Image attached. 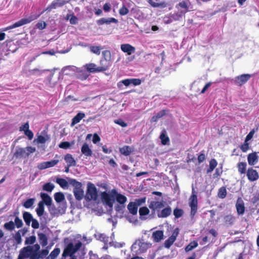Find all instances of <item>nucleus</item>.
<instances>
[{
	"label": "nucleus",
	"mask_w": 259,
	"mask_h": 259,
	"mask_svg": "<svg viewBox=\"0 0 259 259\" xmlns=\"http://www.w3.org/2000/svg\"><path fill=\"white\" fill-rule=\"evenodd\" d=\"M40 246L38 244L29 245L22 249L21 254L25 257H33L34 259H39V256H37V255Z\"/></svg>",
	"instance_id": "1"
},
{
	"label": "nucleus",
	"mask_w": 259,
	"mask_h": 259,
	"mask_svg": "<svg viewBox=\"0 0 259 259\" xmlns=\"http://www.w3.org/2000/svg\"><path fill=\"white\" fill-rule=\"evenodd\" d=\"M151 243L145 242L142 239H139L132 245L131 249L133 251L136 252L137 254H140L146 252L148 248L151 247Z\"/></svg>",
	"instance_id": "2"
},
{
	"label": "nucleus",
	"mask_w": 259,
	"mask_h": 259,
	"mask_svg": "<svg viewBox=\"0 0 259 259\" xmlns=\"http://www.w3.org/2000/svg\"><path fill=\"white\" fill-rule=\"evenodd\" d=\"M81 246L82 243L79 241L68 243L63 251V257L73 256V255L79 249Z\"/></svg>",
	"instance_id": "3"
},
{
	"label": "nucleus",
	"mask_w": 259,
	"mask_h": 259,
	"mask_svg": "<svg viewBox=\"0 0 259 259\" xmlns=\"http://www.w3.org/2000/svg\"><path fill=\"white\" fill-rule=\"evenodd\" d=\"M69 183L74 187L73 193L76 199L81 200L84 197V192L82 189L81 183L72 179H69Z\"/></svg>",
	"instance_id": "4"
},
{
	"label": "nucleus",
	"mask_w": 259,
	"mask_h": 259,
	"mask_svg": "<svg viewBox=\"0 0 259 259\" xmlns=\"http://www.w3.org/2000/svg\"><path fill=\"white\" fill-rule=\"evenodd\" d=\"M39 16H40V14H31L28 17L25 18H23V19H21L20 20H19V21L16 22L13 25L5 28L4 30L6 31L8 29H13V28H15L16 27L21 26L24 24L29 23L31 21L36 19Z\"/></svg>",
	"instance_id": "5"
},
{
	"label": "nucleus",
	"mask_w": 259,
	"mask_h": 259,
	"mask_svg": "<svg viewBox=\"0 0 259 259\" xmlns=\"http://www.w3.org/2000/svg\"><path fill=\"white\" fill-rule=\"evenodd\" d=\"M97 197L98 194L96 187L93 184L89 183L88 184L87 190L84 196L85 200L87 201L90 200L95 201L97 199Z\"/></svg>",
	"instance_id": "6"
},
{
	"label": "nucleus",
	"mask_w": 259,
	"mask_h": 259,
	"mask_svg": "<svg viewBox=\"0 0 259 259\" xmlns=\"http://www.w3.org/2000/svg\"><path fill=\"white\" fill-rule=\"evenodd\" d=\"M189 206L191 207V215L193 217L197 211V197L194 190L192 189V194L189 200Z\"/></svg>",
	"instance_id": "7"
},
{
	"label": "nucleus",
	"mask_w": 259,
	"mask_h": 259,
	"mask_svg": "<svg viewBox=\"0 0 259 259\" xmlns=\"http://www.w3.org/2000/svg\"><path fill=\"white\" fill-rule=\"evenodd\" d=\"M140 219L142 221L150 220L155 217L154 212L152 211L151 213H150V210L146 206H143L139 209Z\"/></svg>",
	"instance_id": "8"
},
{
	"label": "nucleus",
	"mask_w": 259,
	"mask_h": 259,
	"mask_svg": "<svg viewBox=\"0 0 259 259\" xmlns=\"http://www.w3.org/2000/svg\"><path fill=\"white\" fill-rule=\"evenodd\" d=\"M102 199L103 202L107 206L109 209H111L115 201V195L112 193V190L110 193L103 192L102 194Z\"/></svg>",
	"instance_id": "9"
},
{
	"label": "nucleus",
	"mask_w": 259,
	"mask_h": 259,
	"mask_svg": "<svg viewBox=\"0 0 259 259\" xmlns=\"http://www.w3.org/2000/svg\"><path fill=\"white\" fill-rule=\"evenodd\" d=\"M102 54L104 60H101L100 64L103 67L107 66L108 70L112 64L111 52L108 50H105L102 52Z\"/></svg>",
	"instance_id": "10"
},
{
	"label": "nucleus",
	"mask_w": 259,
	"mask_h": 259,
	"mask_svg": "<svg viewBox=\"0 0 259 259\" xmlns=\"http://www.w3.org/2000/svg\"><path fill=\"white\" fill-rule=\"evenodd\" d=\"M23 217L26 225L29 226L31 223V227L39 226V223L37 221L34 219L29 212H24L23 214Z\"/></svg>",
	"instance_id": "11"
},
{
	"label": "nucleus",
	"mask_w": 259,
	"mask_h": 259,
	"mask_svg": "<svg viewBox=\"0 0 259 259\" xmlns=\"http://www.w3.org/2000/svg\"><path fill=\"white\" fill-rule=\"evenodd\" d=\"M181 14L179 13H176L174 14H169L167 15H165L163 18V21L165 24H170L174 21H179L182 19Z\"/></svg>",
	"instance_id": "12"
},
{
	"label": "nucleus",
	"mask_w": 259,
	"mask_h": 259,
	"mask_svg": "<svg viewBox=\"0 0 259 259\" xmlns=\"http://www.w3.org/2000/svg\"><path fill=\"white\" fill-rule=\"evenodd\" d=\"M84 67L89 72H99L107 70V66L103 67L102 65L97 67L95 64L90 63L86 64Z\"/></svg>",
	"instance_id": "13"
},
{
	"label": "nucleus",
	"mask_w": 259,
	"mask_h": 259,
	"mask_svg": "<svg viewBox=\"0 0 259 259\" xmlns=\"http://www.w3.org/2000/svg\"><path fill=\"white\" fill-rule=\"evenodd\" d=\"M164 206V203L163 201H151L149 205V207L152 209L153 212H154L155 214L156 211L157 212H160V210Z\"/></svg>",
	"instance_id": "14"
},
{
	"label": "nucleus",
	"mask_w": 259,
	"mask_h": 259,
	"mask_svg": "<svg viewBox=\"0 0 259 259\" xmlns=\"http://www.w3.org/2000/svg\"><path fill=\"white\" fill-rule=\"evenodd\" d=\"M59 160L58 159H53L50 161H45L41 162L37 165V167L39 169H44L47 168H50L57 165Z\"/></svg>",
	"instance_id": "15"
},
{
	"label": "nucleus",
	"mask_w": 259,
	"mask_h": 259,
	"mask_svg": "<svg viewBox=\"0 0 259 259\" xmlns=\"http://www.w3.org/2000/svg\"><path fill=\"white\" fill-rule=\"evenodd\" d=\"M176 7L178 10V13L181 14L182 17L189 10L188 3L185 1L179 3Z\"/></svg>",
	"instance_id": "16"
},
{
	"label": "nucleus",
	"mask_w": 259,
	"mask_h": 259,
	"mask_svg": "<svg viewBox=\"0 0 259 259\" xmlns=\"http://www.w3.org/2000/svg\"><path fill=\"white\" fill-rule=\"evenodd\" d=\"M250 77V74H244L235 77L234 81L236 84L240 86L247 81Z\"/></svg>",
	"instance_id": "17"
},
{
	"label": "nucleus",
	"mask_w": 259,
	"mask_h": 259,
	"mask_svg": "<svg viewBox=\"0 0 259 259\" xmlns=\"http://www.w3.org/2000/svg\"><path fill=\"white\" fill-rule=\"evenodd\" d=\"M179 233V229L178 228L174 231L172 234L164 242V246L167 248H169L170 246L176 240L177 237Z\"/></svg>",
	"instance_id": "18"
},
{
	"label": "nucleus",
	"mask_w": 259,
	"mask_h": 259,
	"mask_svg": "<svg viewBox=\"0 0 259 259\" xmlns=\"http://www.w3.org/2000/svg\"><path fill=\"white\" fill-rule=\"evenodd\" d=\"M120 49L123 52L126 53L127 55H131L136 51L135 48L128 44L121 45Z\"/></svg>",
	"instance_id": "19"
},
{
	"label": "nucleus",
	"mask_w": 259,
	"mask_h": 259,
	"mask_svg": "<svg viewBox=\"0 0 259 259\" xmlns=\"http://www.w3.org/2000/svg\"><path fill=\"white\" fill-rule=\"evenodd\" d=\"M246 175L248 179L251 182L256 181L259 178V175L257 171L253 169L252 168H249L247 170Z\"/></svg>",
	"instance_id": "20"
},
{
	"label": "nucleus",
	"mask_w": 259,
	"mask_h": 259,
	"mask_svg": "<svg viewBox=\"0 0 259 259\" xmlns=\"http://www.w3.org/2000/svg\"><path fill=\"white\" fill-rule=\"evenodd\" d=\"M28 153H26L25 148L17 147L14 156L16 158H26L28 157Z\"/></svg>",
	"instance_id": "21"
},
{
	"label": "nucleus",
	"mask_w": 259,
	"mask_h": 259,
	"mask_svg": "<svg viewBox=\"0 0 259 259\" xmlns=\"http://www.w3.org/2000/svg\"><path fill=\"white\" fill-rule=\"evenodd\" d=\"M247 161L248 164L254 165L258 162V156L256 152H253L249 154L247 156Z\"/></svg>",
	"instance_id": "22"
},
{
	"label": "nucleus",
	"mask_w": 259,
	"mask_h": 259,
	"mask_svg": "<svg viewBox=\"0 0 259 259\" xmlns=\"http://www.w3.org/2000/svg\"><path fill=\"white\" fill-rule=\"evenodd\" d=\"M112 193L114 194L115 199L120 204H124L127 201V198L125 196L118 193L116 190L112 189Z\"/></svg>",
	"instance_id": "23"
},
{
	"label": "nucleus",
	"mask_w": 259,
	"mask_h": 259,
	"mask_svg": "<svg viewBox=\"0 0 259 259\" xmlns=\"http://www.w3.org/2000/svg\"><path fill=\"white\" fill-rule=\"evenodd\" d=\"M236 207L238 214L242 215L244 213L245 207L243 201L238 198L236 203Z\"/></svg>",
	"instance_id": "24"
},
{
	"label": "nucleus",
	"mask_w": 259,
	"mask_h": 259,
	"mask_svg": "<svg viewBox=\"0 0 259 259\" xmlns=\"http://www.w3.org/2000/svg\"><path fill=\"white\" fill-rule=\"evenodd\" d=\"M65 1L63 0H56L53 2L45 10V11H50L52 9H56L57 7L62 6L65 4Z\"/></svg>",
	"instance_id": "25"
},
{
	"label": "nucleus",
	"mask_w": 259,
	"mask_h": 259,
	"mask_svg": "<svg viewBox=\"0 0 259 259\" xmlns=\"http://www.w3.org/2000/svg\"><path fill=\"white\" fill-rule=\"evenodd\" d=\"M75 75L81 80H85L89 76V73L85 69L78 68Z\"/></svg>",
	"instance_id": "26"
},
{
	"label": "nucleus",
	"mask_w": 259,
	"mask_h": 259,
	"mask_svg": "<svg viewBox=\"0 0 259 259\" xmlns=\"http://www.w3.org/2000/svg\"><path fill=\"white\" fill-rule=\"evenodd\" d=\"M149 3L150 5L154 8H164L167 6V4L164 1H156V2H153L152 0H148Z\"/></svg>",
	"instance_id": "27"
},
{
	"label": "nucleus",
	"mask_w": 259,
	"mask_h": 259,
	"mask_svg": "<svg viewBox=\"0 0 259 259\" xmlns=\"http://www.w3.org/2000/svg\"><path fill=\"white\" fill-rule=\"evenodd\" d=\"M81 152L86 157L91 156L93 154L91 149L89 147V145L86 143H84L82 146L81 148Z\"/></svg>",
	"instance_id": "28"
},
{
	"label": "nucleus",
	"mask_w": 259,
	"mask_h": 259,
	"mask_svg": "<svg viewBox=\"0 0 259 259\" xmlns=\"http://www.w3.org/2000/svg\"><path fill=\"white\" fill-rule=\"evenodd\" d=\"M64 160L68 166H75L76 165V161L70 154L65 155Z\"/></svg>",
	"instance_id": "29"
},
{
	"label": "nucleus",
	"mask_w": 259,
	"mask_h": 259,
	"mask_svg": "<svg viewBox=\"0 0 259 259\" xmlns=\"http://www.w3.org/2000/svg\"><path fill=\"white\" fill-rule=\"evenodd\" d=\"M111 23H117L118 20L114 18H103L100 20H98L97 21L98 25H103L104 24H109Z\"/></svg>",
	"instance_id": "30"
},
{
	"label": "nucleus",
	"mask_w": 259,
	"mask_h": 259,
	"mask_svg": "<svg viewBox=\"0 0 259 259\" xmlns=\"http://www.w3.org/2000/svg\"><path fill=\"white\" fill-rule=\"evenodd\" d=\"M172 212L170 206H167L163 209L161 211L157 213V215L159 218H166Z\"/></svg>",
	"instance_id": "31"
},
{
	"label": "nucleus",
	"mask_w": 259,
	"mask_h": 259,
	"mask_svg": "<svg viewBox=\"0 0 259 259\" xmlns=\"http://www.w3.org/2000/svg\"><path fill=\"white\" fill-rule=\"evenodd\" d=\"M84 117V113L82 112L78 113L77 115L72 118L71 126H73L75 124L79 122Z\"/></svg>",
	"instance_id": "32"
},
{
	"label": "nucleus",
	"mask_w": 259,
	"mask_h": 259,
	"mask_svg": "<svg viewBox=\"0 0 259 259\" xmlns=\"http://www.w3.org/2000/svg\"><path fill=\"white\" fill-rule=\"evenodd\" d=\"M119 151L122 154L128 156L134 151V148L129 146H124L119 149Z\"/></svg>",
	"instance_id": "33"
},
{
	"label": "nucleus",
	"mask_w": 259,
	"mask_h": 259,
	"mask_svg": "<svg viewBox=\"0 0 259 259\" xmlns=\"http://www.w3.org/2000/svg\"><path fill=\"white\" fill-rule=\"evenodd\" d=\"M129 212L133 215H136L138 212V207L133 202H130L127 206Z\"/></svg>",
	"instance_id": "34"
},
{
	"label": "nucleus",
	"mask_w": 259,
	"mask_h": 259,
	"mask_svg": "<svg viewBox=\"0 0 259 259\" xmlns=\"http://www.w3.org/2000/svg\"><path fill=\"white\" fill-rule=\"evenodd\" d=\"M152 237L155 242H159L163 237V232L162 231H156L154 232L152 234Z\"/></svg>",
	"instance_id": "35"
},
{
	"label": "nucleus",
	"mask_w": 259,
	"mask_h": 259,
	"mask_svg": "<svg viewBox=\"0 0 259 259\" xmlns=\"http://www.w3.org/2000/svg\"><path fill=\"white\" fill-rule=\"evenodd\" d=\"M49 140L50 137L47 134H45L43 135L38 136L35 140L38 144H44Z\"/></svg>",
	"instance_id": "36"
},
{
	"label": "nucleus",
	"mask_w": 259,
	"mask_h": 259,
	"mask_svg": "<svg viewBox=\"0 0 259 259\" xmlns=\"http://www.w3.org/2000/svg\"><path fill=\"white\" fill-rule=\"evenodd\" d=\"M90 51L93 54L96 55H100L101 51L103 49V48L101 46H90L89 47Z\"/></svg>",
	"instance_id": "37"
},
{
	"label": "nucleus",
	"mask_w": 259,
	"mask_h": 259,
	"mask_svg": "<svg viewBox=\"0 0 259 259\" xmlns=\"http://www.w3.org/2000/svg\"><path fill=\"white\" fill-rule=\"evenodd\" d=\"M40 197L42 200V203H45L47 205H50L52 203V198L47 194L45 193H40Z\"/></svg>",
	"instance_id": "38"
},
{
	"label": "nucleus",
	"mask_w": 259,
	"mask_h": 259,
	"mask_svg": "<svg viewBox=\"0 0 259 259\" xmlns=\"http://www.w3.org/2000/svg\"><path fill=\"white\" fill-rule=\"evenodd\" d=\"M247 164L245 162H240L237 164L239 172L240 174H244L246 172Z\"/></svg>",
	"instance_id": "39"
},
{
	"label": "nucleus",
	"mask_w": 259,
	"mask_h": 259,
	"mask_svg": "<svg viewBox=\"0 0 259 259\" xmlns=\"http://www.w3.org/2000/svg\"><path fill=\"white\" fill-rule=\"evenodd\" d=\"M38 237L41 245L46 246L48 244V238L46 235L43 233H38Z\"/></svg>",
	"instance_id": "40"
},
{
	"label": "nucleus",
	"mask_w": 259,
	"mask_h": 259,
	"mask_svg": "<svg viewBox=\"0 0 259 259\" xmlns=\"http://www.w3.org/2000/svg\"><path fill=\"white\" fill-rule=\"evenodd\" d=\"M198 245V244L197 241H193L191 242L188 245H187L185 248V250L186 252L190 251L196 247H197Z\"/></svg>",
	"instance_id": "41"
},
{
	"label": "nucleus",
	"mask_w": 259,
	"mask_h": 259,
	"mask_svg": "<svg viewBox=\"0 0 259 259\" xmlns=\"http://www.w3.org/2000/svg\"><path fill=\"white\" fill-rule=\"evenodd\" d=\"M56 182L58 183L62 188L65 189L68 187V182L65 179L62 178H57Z\"/></svg>",
	"instance_id": "42"
},
{
	"label": "nucleus",
	"mask_w": 259,
	"mask_h": 259,
	"mask_svg": "<svg viewBox=\"0 0 259 259\" xmlns=\"http://www.w3.org/2000/svg\"><path fill=\"white\" fill-rule=\"evenodd\" d=\"M26 231H27V230H26V231H24V230H19L15 235L14 239L18 244H19L21 242V241H22L21 234L22 235H24Z\"/></svg>",
	"instance_id": "43"
},
{
	"label": "nucleus",
	"mask_w": 259,
	"mask_h": 259,
	"mask_svg": "<svg viewBox=\"0 0 259 259\" xmlns=\"http://www.w3.org/2000/svg\"><path fill=\"white\" fill-rule=\"evenodd\" d=\"M160 139H161L162 145L167 144L169 141L168 137L166 135V132L164 130L162 131L160 136Z\"/></svg>",
	"instance_id": "44"
},
{
	"label": "nucleus",
	"mask_w": 259,
	"mask_h": 259,
	"mask_svg": "<svg viewBox=\"0 0 259 259\" xmlns=\"http://www.w3.org/2000/svg\"><path fill=\"white\" fill-rule=\"evenodd\" d=\"M218 162L215 159H211L209 161V167L207 170V173L212 172L214 168L217 166Z\"/></svg>",
	"instance_id": "45"
},
{
	"label": "nucleus",
	"mask_w": 259,
	"mask_h": 259,
	"mask_svg": "<svg viewBox=\"0 0 259 259\" xmlns=\"http://www.w3.org/2000/svg\"><path fill=\"white\" fill-rule=\"evenodd\" d=\"M60 253V248H56L51 252L48 258L50 259H55L58 256Z\"/></svg>",
	"instance_id": "46"
},
{
	"label": "nucleus",
	"mask_w": 259,
	"mask_h": 259,
	"mask_svg": "<svg viewBox=\"0 0 259 259\" xmlns=\"http://www.w3.org/2000/svg\"><path fill=\"white\" fill-rule=\"evenodd\" d=\"M166 111L165 110H162L156 114V115L153 116L151 118V121L156 122L157 120L162 117L165 114Z\"/></svg>",
	"instance_id": "47"
},
{
	"label": "nucleus",
	"mask_w": 259,
	"mask_h": 259,
	"mask_svg": "<svg viewBox=\"0 0 259 259\" xmlns=\"http://www.w3.org/2000/svg\"><path fill=\"white\" fill-rule=\"evenodd\" d=\"M34 201V198L28 199L23 203V206L26 208H29L33 205Z\"/></svg>",
	"instance_id": "48"
},
{
	"label": "nucleus",
	"mask_w": 259,
	"mask_h": 259,
	"mask_svg": "<svg viewBox=\"0 0 259 259\" xmlns=\"http://www.w3.org/2000/svg\"><path fill=\"white\" fill-rule=\"evenodd\" d=\"M55 200L57 202H61L65 199L64 196L62 193L58 192L55 194Z\"/></svg>",
	"instance_id": "49"
},
{
	"label": "nucleus",
	"mask_w": 259,
	"mask_h": 259,
	"mask_svg": "<svg viewBox=\"0 0 259 259\" xmlns=\"http://www.w3.org/2000/svg\"><path fill=\"white\" fill-rule=\"evenodd\" d=\"M44 211V204L42 202H39L38 207L36 209L37 214L39 217L43 215Z\"/></svg>",
	"instance_id": "50"
},
{
	"label": "nucleus",
	"mask_w": 259,
	"mask_h": 259,
	"mask_svg": "<svg viewBox=\"0 0 259 259\" xmlns=\"http://www.w3.org/2000/svg\"><path fill=\"white\" fill-rule=\"evenodd\" d=\"M54 185L50 183H48L43 186V190L48 192H51L54 188Z\"/></svg>",
	"instance_id": "51"
},
{
	"label": "nucleus",
	"mask_w": 259,
	"mask_h": 259,
	"mask_svg": "<svg viewBox=\"0 0 259 259\" xmlns=\"http://www.w3.org/2000/svg\"><path fill=\"white\" fill-rule=\"evenodd\" d=\"M68 70L69 71H72L75 74L77 71L78 70V68H77L76 67H75L74 66H68L65 67L63 68L64 72L67 71Z\"/></svg>",
	"instance_id": "52"
},
{
	"label": "nucleus",
	"mask_w": 259,
	"mask_h": 259,
	"mask_svg": "<svg viewBox=\"0 0 259 259\" xmlns=\"http://www.w3.org/2000/svg\"><path fill=\"white\" fill-rule=\"evenodd\" d=\"M134 203L138 207L139 206L143 205L146 202V198L136 199L134 201H133Z\"/></svg>",
	"instance_id": "53"
},
{
	"label": "nucleus",
	"mask_w": 259,
	"mask_h": 259,
	"mask_svg": "<svg viewBox=\"0 0 259 259\" xmlns=\"http://www.w3.org/2000/svg\"><path fill=\"white\" fill-rule=\"evenodd\" d=\"M129 12L128 9L123 5L119 10V13L121 16H124L127 14Z\"/></svg>",
	"instance_id": "54"
},
{
	"label": "nucleus",
	"mask_w": 259,
	"mask_h": 259,
	"mask_svg": "<svg viewBox=\"0 0 259 259\" xmlns=\"http://www.w3.org/2000/svg\"><path fill=\"white\" fill-rule=\"evenodd\" d=\"M227 194V191L225 188H221L218 192V196L221 198H224Z\"/></svg>",
	"instance_id": "55"
},
{
	"label": "nucleus",
	"mask_w": 259,
	"mask_h": 259,
	"mask_svg": "<svg viewBox=\"0 0 259 259\" xmlns=\"http://www.w3.org/2000/svg\"><path fill=\"white\" fill-rule=\"evenodd\" d=\"M49 253V250L48 249H43L41 251L39 250L37 256H39V258H42L46 257Z\"/></svg>",
	"instance_id": "56"
},
{
	"label": "nucleus",
	"mask_w": 259,
	"mask_h": 259,
	"mask_svg": "<svg viewBox=\"0 0 259 259\" xmlns=\"http://www.w3.org/2000/svg\"><path fill=\"white\" fill-rule=\"evenodd\" d=\"M183 214V210L182 209L176 208L174 210V214L176 218L181 217Z\"/></svg>",
	"instance_id": "57"
},
{
	"label": "nucleus",
	"mask_w": 259,
	"mask_h": 259,
	"mask_svg": "<svg viewBox=\"0 0 259 259\" xmlns=\"http://www.w3.org/2000/svg\"><path fill=\"white\" fill-rule=\"evenodd\" d=\"M36 241V238L34 236H31L29 237H27L26 239L25 243L26 244H32Z\"/></svg>",
	"instance_id": "58"
},
{
	"label": "nucleus",
	"mask_w": 259,
	"mask_h": 259,
	"mask_svg": "<svg viewBox=\"0 0 259 259\" xmlns=\"http://www.w3.org/2000/svg\"><path fill=\"white\" fill-rule=\"evenodd\" d=\"M67 19H70V22L72 24H75L77 23V18L74 16L67 15Z\"/></svg>",
	"instance_id": "59"
},
{
	"label": "nucleus",
	"mask_w": 259,
	"mask_h": 259,
	"mask_svg": "<svg viewBox=\"0 0 259 259\" xmlns=\"http://www.w3.org/2000/svg\"><path fill=\"white\" fill-rule=\"evenodd\" d=\"M224 220L225 222H228L229 224H231L234 221L235 218L232 215H227L225 217Z\"/></svg>",
	"instance_id": "60"
},
{
	"label": "nucleus",
	"mask_w": 259,
	"mask_h": 259,
	"mask_svg": "<svg viewBox=\"0 0 259 259\" xmlns=\"http://www.w3.org/2000/svg\"><path fill=\"white\" fill-rule=\"evenodd\" d=\"M131 84L136 86L141 83V80L139 78H131Z\"/></svg>",
	"instance_id": "61"
},
{
	"label": "nucleus",
	"mask_w": 259,
	"mask_h": 259,
	"mask_svg": "<svg viewBox=\"0 0 259 259\" xmlns=\"http://www.w3.org/2000/svg\"><path fill=\"white\" fill-rule=\"evenodd\" d=\"M14 223L16 227H22L23 225V222L22 220L20 219L17 217H16L15 218Z\"/></svg>",
	"instance_id": "62"
},
{
	"label": "nucleus",
	"mask_w": 259,
	"mask_h": 259,
	"mask_svg": "<svg viewBox=\"0 0 259 259\" xmlns=\"http://www.w3.org/2000/svg\"><path fill=\"white\" fill-rule=\"evenodd\" d=\"M70 146V144L68 142H61L59 145V147L60 148L62 149H67Z\"/></svg>",
	"instance_id": "63"
},
{
	"label": "nucleus",
	"mask_w": 259,
	"mask_h": 259,
	"mask_svg": "<svg viewBox=\"0 0 259 259\" xmlns=\"http://www.w3.org/2000/svg\"><path fill=\"white\" fill-rule=\"evenodd\" d=\"M29 123L28 122H27L20 127V131H23L24 133H25V131H28L29 130Z\"/></svg>",
	"instance_id": "64"
}]
</instances>
